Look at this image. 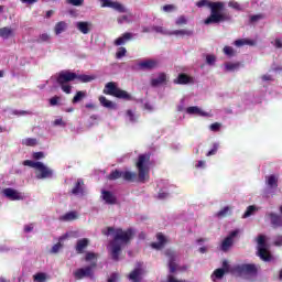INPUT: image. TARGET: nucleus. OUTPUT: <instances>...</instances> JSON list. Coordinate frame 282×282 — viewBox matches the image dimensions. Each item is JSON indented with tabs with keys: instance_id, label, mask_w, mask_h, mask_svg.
Segmentation results:
<instances>
[{
	"instance_id": "nucleus-1",
	"label": "nucleus",
	"mask_w": 282,
	"mask_h": 282,
	"mask_svg": "<svg viewBox=\"0 0 282 282\" xmlns=\"http://www.w3.org/2000/svg\"><path fill=\"white\" fill-rule=\"evenodd\" d=\"M104 235L109 237L113 235L112 240L110 241L111 258L113 261L120 260V252H122V246H129L135 237V231L133 228H128L123 230L122 228L108 227L107 232L104 231Z\"/></svg>"
},
{
	"instance_id": "nucleus-2",
	"label": "nucleus",
	"mask_w": 282,
	"mask_h": 282,
	"mask_svg": "<svg viewBox=\"0 0 282 282\" xmlns=\"http://www.w3.org/2000/svg\"><path fill=\"white\" fill-rule=\"evenodd\" d=\"M197 8H209L210 14L204 20L205 25H213L225 23V21H230L232 17L230 13H224V8L226 4L221 1L210 2V0H199L196 2Z\"/></svg>"
},
{
	"instance_id": "nucleus-3",
	"label": "nucleus",
	"mask_w": 282,
	"mask_h": 282,
	"mask_svg": "<svg viewBox=\"0 0 282 282\" xmlns=\"http://www.w3.org/2000/svg\"><path fill=\"white\" fill-rule=\"evenodd\" d=\"M139 182L145 183L151 166V153L140 154L135 162Z\"/></svg>"
},
{
	"instance_id": "nucleus-4",
	"label": "nucleus",
	"mask_w": 282,
	"mask_h": 282,
	"mask_svg": "<svg viewBox=\"0 0 282 282\" xmlns=\"http://www.w3.org/2000/svg\"><path fill=\"white\" fill-rule=\"evenodd\" d=\"M102 94L106 96H113V98H119V100H132L133 98L127 90L120 89L116 82L107 83L104 87Z\"/></svg>"
},
{
	"instance_id": "nucleus-5",
	"label": "nucleus",
	"mask_w": 282,
	"mask_h": 282,
	"mask_svg": "<svg viewBox=\"0 0 282 282\" xmlns=\"http://www.w3.org/2000/svg\"><path fill=\"white\" fill-rule=\"evenodd\" d=\"M258 257L265 262L272 261V253L268 249V243H265V236H258Z\"/></svg>"
},
{
	"instance_id": "nucleus-6",
	"label": "nucleus",
	"mask_w": 282,
	"mask_h": 282,
	"mask_svg": "<svg viewBox=\"0 0 282 282\" xmlns=\"http://www.w3.org/2000/svg\"><path fill=\"white\" fill-rule=\"evenodd\" d=\"M99 1L101 3V8H111L112 10H116V12H119L120 14H124L129 12V10L124 8V4L118 1H111V0H99Z\"/></svg>"
},
{
	"instance_id": "nucleus-7",
	"label": "nucleus",
	"mask_w": 282,
	"mask_h": 282,
	"mask_svg": "<svg viewBox=\"0 0 282 282\" xmlns=\"http://www.w3.org/2000/svg\"><path fill=\"white\" fill-rule=\"evenodd\" d=\"M78 78L76 73H72L69 70H62L57 76V84L58 85H67V83H72Z\"/></svg>"
},
{
	"instance_id": "nucleus-8",
	"label": "nucleus",
	"mask_w": 282,
	"mask_h": 282,
	"mask_svg": "<svg viewBox=\"0 0 282 282\" xmlns=\"http://www.w3.org/2000/svg\"><path fill=\"white\" fill-rule=\"evenodd\" d=\"M236 271L238 274H248L249 276H257V272H259V269L257 268V264H240L236 268Z\"/></svg>"
},
{
	"instance_id": "nucleus-9",
	"label": "nucleus",
	"mask_w": 282,
	"mask_h": 282,
	"mask_svg": "<svg viewBox=\"0 0 282 282\" xmlns=\"http://www.w3.org/2000/svg\"><path fill=\"white\" fill-rule=\"evenodd\" d=\"M2 195H4V197L10 199L11 202H21L24 199L23 194L12 187L4 188L2 191Z\"/></svg>"
},
{
	"instance_id": "nucleus-10",
	"label": "nucleus",
	"mask_w": 282,
	"mask_h": 282,
	"mask_svg": "<svg viewBox=\"0 0 282 282\" xmlns=\"http://www.w3.org/2000/svg\"><path fill=\"white\" fill-rule=\"evenodd\" d=\"M36 171H39V173L36 174L37 180H47L50 177H53V175H54V171H52V169L45 166V164H43V162H40Z\"/></svg>"
},
{
	"instance_id": "nucleus-11",
	"label": "nucleus",
	"mask_w": 282,
	"mask_h": 282,
	"mask_svg": "<svg viewBox=\"0 0 282 282\" xmlns=\"http://www.w3.org/2000/svg\"><path fill=\"white\" fill-rule=\"evenodd\" d=\"M94 268H96V262L91 263L88 267L77 269L74 272L75 279H85L87 276H91V274H94Z\"/></svg>"
},
{
	"instance_id": "nucleus-12",
	"label": "nucleus",
	"mask_w": 282,
	"mask_h": 282,
	"mask_svg": "<svg viewBox=\"0 0 282 282\" xmlns=\"http://www.w3.org/2000/svg\"><path fill=\"white\" fill-rule=\"evenodd\" d=\"M165 257L169 258V268H170L171 274L177 272V263H175V259H176L175 251L167 249L165 251Z\"/></svg>"
},
{
	"instance_id": "nucleus-13",
	"label": "nucleus",
	"mask_w": 282,
	"mask_h": 282,
	"mask_svg": "<svg viewBox=\"0 0 282 282\" xmlns=\"http://www.w3.org/2000/svg\"><path fill=\"white\" fill-rule=\"evenodd\" d=\"M267 217H269L271 221L272 228H282V216L276 213H268Z\"/></svg>"
},
{
	"instance_id": "nucleus-14",
	"label": "nucleus",
	"mask_w": 282,
	"mask_h": 282,
	"mask_svg": "<svg viewBox=\"0 0 282 282\" xmlns=\"http://www.w3.org/2000/svg\"><path fill=\"white\" fill-rule=\"evenodd\" d=\"M133 39V33L126 32L121 36L115 40L113 45L117 47H120V45H124L126 43H129Z\"/></svg>"
},
{
	"instance_id": "nucleus-15",
	"label": "nucleus",
	"mask_w": 282,
	"mask_h": 282,
	"mask_svg": "<svg viewBox=\"0 0 282 282\" xmlns=\"http://www.w3.org/2000/svg\"><path fill=\"white\" fill-rule=\"evenodd\" d=\"M101 194H102V199L104 202H106V204H109L111 206L118 204V198L110 191H102Z\"/></svg>"
},
{
	"instance_id": "nucleus-16",
	"label": "nucleus",
	"mask_w": 282,
	"mask_h": 282,
	"mask_svg": "<svg viewBox=\"0 0 282 282\" xmlns=\"http://www.w3.org/2000/svg\"><path fill=\"white\" fill-rule=\"evenodd\" d=\"M142 274H144V269L142 268H135L130 274L128 275V279L133 282H140L142 281Z\"/></svg>"
},
{
	"instance_id": "nucleus-17",
	"label": "nucleus",
	"mask_w": 282,
	"mask_h": 282,
	"mask_svg": "<svg viewBox=\"0 0 282 282\" xmlns=\"http://www.w3.org/2000/svg\"><path fill=\"white\" fill-rule=\"evenodd\" d=\"M158 242H152L151 246L154 250H162L166 246V237L162 232L156 234Z\"/></svg>"
},
{
	"instance_id": "nucleus-18",
	"label": "nucleus",
	"mask_w": 282,
	"mask_h": 282,
	"mask_svg": "<svg viewBox=\"0 0 282 282\" xmlns=\"http://www.w3.org/2000/svg\"><path fill=\"white\" fill-rule=\"evenodd\" d=\"M191 83H193V77L185 73L178 74L177 78L174 79V85H188Z\"/></svg>"
},
{
	"instance_id": "nucleus-19",
	"label": "nucleus",
	"mask_w": 282,
	"mask_h": 282,
	"mask_svg": "<svg viewBox=\"0 0 282 282\" xmlns=\"http://www.w3.org/2000/svg\"><path fill=\"white\" fill-rule=\"evenodd\" d=\"M76 28L82 34H89L94 24L91 22H77Z\"/></svg>"
},
{
	"instance_id": "nucleus-20",
	"label": "nucleus",
	"mask_w": 282,
	"mask_h": 282,
	"mask_svg": "<svg viewBox=\"0 0 282 282\" xmlns=\"http://www.w3.org/2000/svg\"><path fill=\"white\" fill-rule=\"evenodd\" d=\"M87 246H89V239L83 238V239L77 240V243L75 247L77 254H83L85 252V248H87Z\"/></svg>"
},
{
	"instance_id": "nucleus-21",
	"label": "nucleus",
	"mask_w": 282,
	"mask_h": 282,
	"mask_svg": "<svg viewBox=\"0 0 282 282\" xmlns=\"http://www.w3.org/2000/svg\"><path fill=\"white\" fill-rule=\"evenodd\" d=\"M139 67L141 69H148V70L155 69V67H158V61L147 59V61L140 62Z\"/></svg>"
},
{
	"instance_id": "nucleus-22",
	"label": "nucleus",
	"mask_w": 282,
	"mask_h": 282,
	"mask_svg": "<svg viewBox=\"0 0 282 282\" xmlns=\"http://www.w3.org/2000/svg\"><path fill=\"white\" fill-rule=\"evenodd\" d=\"M166 82V73H160L156 78L151 79L152 87H160V85H164Z\"/></svg>"
},
{
	"instance_id": "nucleus-23",
	"label": "nucleus",
	"mask_w": 282,
	"mask_h": 282,
	"mask_svg": "<svg viewBox=\"0 0 282 282\" xmlns=\"http://www.w3.org/2000/svg\"><path fill=\"white\" fill-rule=\"evenodd\" d=\"M186 113L189 116H208L207 112L203 111L199 107L197 106H191L186 109Z\"/></svg>"
},
{
	"instance_id": "nucleus-24",
	"label": "nucleus",
	"mask_w": 282,
	"mask_h": 282,
	"mask_svg": "<svg viewBox=\"0 0 282 282\" xmlns=\"http://www.w3.org/2000/svg\"><path fill=\"white\" fill-rule=\"evenodd\" d=\"M99 102L101 107H105L106 109H116L117 106L113 104V101L107 99L105 96H99Z\"/></svg>"
},
{
	"instance_id": "nucleus-25",
	"label": "nucleus",
	"mask_w": 282,
	"mask_h": 282,
	"mask_svg": "<svg viewBox=\"0 0 282 282\" xmlns=\"http://www.w3.org/2000/svg\"><path fill=\"white\" fill-rule=\"evenodd\" d=\"M76 219H78L77 212H68L59 217V221H76Z\"/></svg>"
},
{
	"instance_id": "nucleus-26",
	"label": "nucleus",
	"mask_w": 282,
	"mask_h": 282,
	"mask_svg": "<svg viewBox=\"0 0 282 282\" xmlns=\"http://www.w3.org/2000/svg\"><path fill=\"white\" fill-rule=\"evenodd\" d=\"M1 39H10V36H14V30L9 26H3L0 29Z\"/></svg>"
},
{
	"instance_id": "nucleus-27",
	"label": "nucleus",
	"mask_w": 282,
	"mask_h": 282,
	"mask_svg": "<svg viewBox=\"0 0 282 282\" xmlns=\"http://www.w3.org/2000/svg\"><path fill=\"white\" fill-rule=\"evenodd\" d=\"M83 186H85V182L83 180H78L72 189L73 195H83L84 189Z\"/></svg>"
},
{
	"instance_id": "nucleus-28",
	"label": "nucleus",
	"mask_w": 282,
	"mask_h": 282,
	"mask_svg": "<svg viewBox=\"0 0 282 282\" xmlns=\"http://www.w3.org/2000/svg\"><path fill=\"white\" fill-rule=\"evenodd\" d=\"M121 177H122V180H124V182H135L138 174H135L134 172H131V171H124V172H122Z\"/></svg>"
},
{
	"instance_id": "nucleus-29",
	"label": "nucleus",
	"mask_w": 282,
	"mask_h": 282,
	"mask_svg": "<svg viewBox=\"0 0 282 282\" xmlns=\"http://www.w3.org/2000/svg\"><path fill=\"white\" fill-rule=\"evenodd\" d=\"M67 30V22L61 21L55 24L54 32L56 35L63 34Z\"/></svg>"
},
{
	"instance_id": "nucleus-30",
	"label": "nucleus",
	"mask_w": 282,
	"mask_h": 282,
	"mask_svg": "<svg viewBox=\"0 0 282 282\" xmlns=\"http://www.w3.org/2000/svg\"><path fill=\"white\" fill-rule=\"evenodd\" d=\"M230 248H232V239L226 237L221 242L220 250H223V252H228Z\"/></svg>"
},
{
	"instance_id": "nucleus-31",
	"label": "nucleus",
	"mask_w": 282,
	"mask_h": 282,
	"mask_svg": "<svg viewBox=\"0 0 282 282\" xmlns=\"http://www.w3.org/2000/svg\"><path fill=\"white\" fill-rule=\"evenodd\" d=\"M268 186H270V188H279V178L273 174L268 176Z\"/></svg>"
},
{
	"instance_id": "nucleus-32",
	"label": "nucleus",
	"mask_w": 282,
	"mask_h": 282,
	"mask_svg": "<svg viewBox=\"0 0 282 282\" xmlns=\"http://www.w3.org/2000/svg\"><path fill=\"white\" fill-rule=\"evenodd\" d=\"M170 34H174V36H193V31L183 29L173 31Z\"/></svg>"
},
{
	"instance_id": "nucleus-33",
	"label": "nucleus",
	"mask_w": 282,
	"mask_h": 282,
	"mask_svg": "<svg viewBox=\"0 0 282 282\" xmlns=\"http://www.w3.org/2000/svg\"><path fill=\"white\" fill-rule=\"evenodd\" d=\"M120 177H122V171L120 170H113L112 172H110V174L108 175V180L110 182H115V180H120Z\"/></svg>"
},
{
	"instance_id": "nucleus-34",
	"label": "nucleus",
	"mask_w": 282,
	"mask_h": 282,
	"mask_svg": "<svg viewBox=\"0 0 282 282\" xmlns=\"http://www.w3.org/2000/svg\"><path fill=\"white\" fill-rule=\"evenodd\" d=\"M47 279H50V275H47V273H43V272H39L33 275V280L35 282H45V281H47Z\"/></svg>"
},
{
	"instance_id": "nucleus-35",
	"label": "nucleus",
	"mask_w": 282,
	"mask_h": 282,
	"mask_svg": "<svg viewBox=\"0 0 282 282\" xmlns=\"http://www.w3.org/2000/svg\"><path fill=\"white\" fill-rule=\"evenodd\" d=\"M234 44L236 45V47H242V45H254V41L241 39V40H236Z\"/></svg>"
},
{
	"instance_id": "nucleus-36",
	"label": "nucleus",
	"mask_w": 282,
	"mask_h": 282,
	"mask_svg": "<svg viewBox=\"0 0 282 282\" xmlns=\"http://www.w3.org/2000/svg\"><path fill=\"white\" fill-rule=\"evenodd\" d=\"M22 144L24 147H36V144H39V141L34 138H26L22 140Z\"/></svg>"
},
{
	"instance_id": "nucleus-37",
	"label": "nucleus",
	"mask_w": 282,
	"mask_h": 282,
	"mask_svg": "<svg viewBox=\"0 0 282 282\" xmlns=\"http://www.w3.org/2000/svg\"><path fill=\"white\" fill-rule=\"evenodd\" d=\"M77 80H80V83H91V80H96V77L91 75H77Z\"/></svg>"
},
{
	"instance_id": "nucleus-38",
	"label": "nucleus",
	"mask_w": 282,
	"mask_h": 282,
	"mask_svg": "<svg viewBox=\"0 0 282 282\" xmlns=\"http://www.w3.org/2000/svg\"><path fill=\"white\" fill-rule=\"evenodd\" d=\"M239 67H241V63L237 62V63H227L225 65V69L227 72H235V69H239Z\"/></svg>"
},
{
	"instance_id": "nucleus-39",
	"label": "nucleus",
	"mask_w": 282,
	"mask_h": 282,
	"mask_svg": "<svg viewBox=\"0 0 282 282\" xmlns=\"http://www.w3.org/2000/svg\"><path fill=\"white\" fill-rule=\"evenodd\" d=\"M224 274H226L224 269H216L212 274V280L215 281V279H224Z\"/></svg>"
},
{
	"instance_id": "nucleus-40",
	"label": "nucleus",
	"mask_w": 282,
	"mask_h": 282,
	"mask_svg": "<svg viewBox=\"0 0 282 282\" xmlns=\"http://www.w3.org/2000/svg\"><path fill=\"white\" fill-rule=\"evenodd\" d=\"M85 96H87V94L85 91H77L76 95L73 98V104L76 105V102H80V100H83V98H85Z\"/></svg>"
},
{
	"instance_id": "nucleus-41",
	"label": "nucleus",
	"mask_w": 282,
	"mask_h": 282,
	"mask_svg": "<svg viewBox=\"0 0 282 282\" xmlns=\"http://www.w3.org/2000/svg\"><path fill=\"white\" fill-rule=\"evenodd\" d=\"M228 215H230V207L229 206L224 207L221 210H219L217 213V217H219L220 219L224 218V217H228Z\"/></svg>"
},
{
	"instance_id": "nucleus-42",
	"label": "nucleus",
	"mask_w": 282,
	"mask_h": 282,
	"mask_svg": "<svg viewBox=\"0 0 282 282\" xmlns=\"http://www.w3.org/2000/svg\"><path fill=\"white\" fill-rule=\"evenodd\" d=\"M40 164H41V162H34L32 160L23 161V166H30L31 169H39Z\"/></svg>"
},
{
	"instance_id": "nucleus-43",
	"label": "nucleus",
	"mask_w": 282,
	"mask_h": 282,
	"mask_svg": "<svg viewBox=\"0 0 282 282\" xmlns=\"http://www.w3.org/2000/svg\"><path fill=\"white\" fill-rule=\"evenodd\" d=\"M257 210V207L254 205H250L247 207V210L243 214V219L250 217L252 215V213H254Z\"/></svg>"
},
{
	"instance_id": "nucleus-44",
	"label": "nucleus",
	"mask_w": 282,
	"mask_h": 282,
	"mask_svg": "<svg viewBox=\"0 0 282 282\" xmlns=\"http://www.w3.org/2000/svg\"><path fill=\"white\" fill-rule=\"evenodd\" d=\"M50 39H51L50 34L42 33L37 39V43H50Z\"/></svg>"
},
{
	"instance_id": "nucleus-45",
	"label": "nucleus",
	"mask_w": 282,
	"mask_h": 282,
	"mask_svg": "<svg viewBox=\"0 0 282 282\" xmlns=\"http://www.w3.org/2000/svg\"><path fill=\"white\" fill-rule=\"evenodd\" d=\"M123 56H127V48L121 46L116 53V58H123Z\"/></svg>"
},
{
	"instance_id": "nucleus-46",
	"label": "nucleus",
	"mask_w": 282,
	"mask_h": 282,
	"mask_svg": "<svg viewBox=\"0 0 282 282\" xmlns=\"http://www.w3.org/2000/svg\"><path fill=\"white\" fill-rule=\"evenodd\" d=\"M117 23H119V25H122V23H131V20H129V15H121L117 18Z\"/></svg>"
},
{
	"instance_id": "nucleus-47",
	"label": "nucleus",
	"mask_w": 282,
	"mask_h": 282,
	"mask_svg": "<svg viewBox=\"0 0 282 282\" xmlns=\"http://www.w3.org/2000/svg\"><path fill=\"white\" fill-rule=\"evenodd\" d=\"M223 52H224V54H226V56L235 55V48H232L231 46H225Z\"/></svg>"
},
{
	"instance_id": "nucleus-48",
	"label": "nucleus",
	"mask_w": 282,
	"mask_h": 282,
	"mask_svg": "<svg viewBox=\"0 0 282 282\" xmlns=\"http://www.w3.org/2000/svg\"><path fill=\"white\" fill-rule=\"evenodd\" d=\"M62 91L64 94H72V85L68 84H59Z\"/></svg>"
},
{
	"instance_id": "nucleus-49",
	"label": "nucleus",
	"mask_w": 282,
	"mask_h": 282,
	"mask_svg": "<svg viewBox=\"0 0 282 282\" xmlns=\"http://www.w3.org/2000/svg\"><path fill=\"white\" fill-rule=\"evenodd\" d=\"M98 259V254L94 252H87L85 257V261H96Z\"/></svg>"
},
{
	"instance_id": "nucleus-50",
	"label": "nucleus",
	"mask_w": 282,
	"mask_h": 282,
	"mask_svg": "<svg viewBox=\"0 0 282 282\" xmlns=\"http://www.w3.org/2000/svg\"><path fill=\"white\" fill-rule=\"evenodd\" d=\"M218 150L219 145L217 143H214L213 149L207 152L206 156L210 158V155H216Z\"/></svg>"
},
{
	"instance_id": "nucleus-51",
	"label": "nucleus",
	"mask_w": 282,
	"mask_h": 282,
	"mask_svg": "<svg viewBox=\"0 0 282 282\" xmlns=\"http://www.w3.org/2000/svg\"><path fill=\"white\" fill-rule=\"evenodd\" d=\"M153 32H156L158 34H171V32H167L162 26H152Z\"/></svg>"
},
{
	"instance_id": "nucleus-52",
	"label": "nucleus",
	"mask_w": 282,
	"mask_h": 282,
	"mask_svg": "<svg viewBox=\"0 0 282 282\" xmlns=\"http://www.w3.org/2000/svg\"><path fill=\"white\" fill-rule=\"evenodd\" d=\"M66 3H69L70 6L80 7L85 3V0H66Z\"/></svg>"
},
{
	"instance_id": "nucleus-53",
	"label": "nucleus",
	"mask_w": 282,
	"mask_h": 282,
	"mask_svg": "<svg viewBox=\"0 0 282 282\" xmlns=\"http://www.w3.org/2000/svg\"><path fill=\"white\" fill-rule=\"evenodd\" d=\"M61 248H63V243L57 242L52 247L51 252L53 254H56L57 252H59Z\"/></svg>"
},
{
	"instance_id": "nucleus-54",
	"label": "nucleus",
	"mask_w": 282,
	"mask_h": 282,
	"mask_svg": "<svg viewBox=\"0 0 282 282\" xmlns=\"http://www.w3.org/2000/svg\"><path fill=\"white\" fill-rule=\"evenodd\" d=\"M53 124H54V127H66L67 126V123H65V121H63V118L55 119Z\"/></svg>"
},
{
	"instance_id": "nucleus-55",
	"label": "nucleus",
	"mask_w": 282,
	"mask_h": 282,
	"mask_svg": "<svg viewBox=\"0 0 282 282\" xmlns=\"http://www.w3.org/2000/svg\"><path fill=\"white\" fill-rule=\"evenodd\" d=\"M215 61H217V57H215V55H207L206 56L207 65H215Z\"/></svg>"
},
{
	"instance_id": "nucleus-56",
	"label": "nucleus",
	"mask_w": 282,
	"mask_h": 282,
	"mask_svg": "<svg viewBox=\"0 0 282 282\" xmlns=\"http://www.w3.org/2000/svg\"><path fill=\"white\" fill-rule=\"evenodd\" d=\"M61 100V97L58 96H54L50 99V105L51 107H56V105H58V101Z\"/></svg>"
},
{
	"instance_id": "nucleus-57",
	"label": "nucleus",
	"mask_w": 282,
	"mask_h": 282,
	"mask_svg": "<svg viewBox=\"0 0 282 282\" xmlns=\"http://www.w3.org/2000/svg\"><path fill=\"white\" fill-rule=\"evenodd\" d=\"M261 19H264L263 14H256L250 17V22L256 23V21H261Z\"/></svg>"
},
{
	"instance_id": "nucleus-58",
	"label": "nucleus",
	"mask_w": 282,
	"mask_h": 282,
	"mask_svg": "<svg viewBox=\"0 0 282 282\" xmlns=\"http://www.w3.org/2000/svg\"><path fill=\"white\" fill-rule=\"evenodd\" d=\"M162 10L164 12H173V10H175V6H173V4H165V6H163Z\"/></svg>"
},
{
	"instance_id": "nucleus-59",
	"label": "nucleus",
	"mask_w": 282,
	"mask_h": 282,
	"mask_svg": "<svg viewBox=\"0 0 282 282\" xmlns=\"http://www.w3.org/2000/svg\"><path fill=\"white\" fill-rule=\"evenodd\" d=\"M229 8H234V10H241V6L237 1H230Z\"/></svg>"
},
{
	"instance_id": "nucleus-60",
	"label": "nucleus",
	"mask_w": 282,
	"mask_h": 282,
	"mask_svg": "<svg viewBox=\"0 0 282 282\" xmlns=\"http://www.w3.org/2000/svg\"><path fill=\"white\" fill-rule=\"evenodd\" d=\"M43 158H45V153L43 152L33 153V160H43Z\"/></svg>"
},
{
	"instance_id": "nucleus-61",
	"label": "nucleus",
	"mask_w": 282,
	"mask_h": 282,
	"mask_svg": "<svg viewBox=\"0 0 282 282\" xmlns=\"http://www.w3.org/2000/svg\"><path fill=\"white\" fill-rule=\"evenodd\" d=\"M166 197H169V193L160 189V192L158 194V199H166Z\"/></svg>"
},
{
	"instance_id": "nucleus-62",
	"label": "nucleus",
	"mask_w": 282,
	"mask_h": 282,
	"mask_svg": "<svg viewBox=\"0 0 282 282\" xmlns=\"http://www.w3.org/2000/svg\"><path fill=\"white\" fill-rule=\"evenodd\" d=\"M221 128V123L215 122L210 124V131H218Z\"/></svg>"
},
{
	"instance_id": "nucleus-63",
	"label": "nucleus",
	"mask_w": 282,
	"mask_h": 282,
	"mask_svg": "<svg viewBox=\"0 0 282 282\" xmlns=\"http://www.w3.org/2000/svg\"><path fill=\"white\" fill-rule=\"evenodd\" d=\"M118 279H120V275L118 273H112L108 279V282H117Z\"/></svg>"
},
{
	"instance_id": "nucleus-64",
	"label": "nucleus",
	"mask_w": 282,
	"mask_h": 282,
	"mask_svg": "<svg viewBox=\"0 0 282 282\" xmlns=\"http://www.w3.org/2000/svg\"><path fill=\"white\" fill-rule=\"evenodd\" d=\"M127 116L129 117L130 122H135V116L133 115V111L128 110Z\"/></svg>"
}]
</instances>
